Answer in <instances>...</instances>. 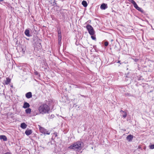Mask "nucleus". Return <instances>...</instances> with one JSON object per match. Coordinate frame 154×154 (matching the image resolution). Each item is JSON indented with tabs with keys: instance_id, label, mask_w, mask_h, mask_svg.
I'll return each instance as SVG.
<instances>
[{
	"instance_id": "obj_26",
	"label": "nucleus",
	"mask_w": 154,
	"mask_h": 154,
	"mask_svg": "<svg viewBox=\"0 0 154 154\" xmlns=\"http://www.w3.org/2000/svg\"><path fill=\"white\" fill-rule=\"evenodd\" d=\"M120 61H119L118 62V63H120Z\"/></svg>"
},
{
	"instance_id": "obj_27",
	"label": "nucleus",
	"mask_w": 154,
	"mask_h": 154,
	"mask_svg": "<svg viewBox=\"0 0 154 154\" xmlns=\"http://www.w3.org/2000/svg\"><path fill=\"white\" fill-rule=\"evenodd\" d=\"M0 2H3V0H0Z\"/></svg>"
},
{
	"instance_id": "obj_4",
	"label": "nucleus",
	"mask_w": 154,
	"mask_h": 154,
	"mask_svg": "<svg viewBox=\"0 0 154 154\" xmlns=\"http://www.w3.org/2000/svg\"><path fill=\"white\" fill-rule=\"evenodd\" d=\"M0 140L5 141H7V138L4 135H0Z\"/></svg>"
},
{
	"instance_id": "obj_10",
	"label": "nucleus",
	"mask_w": 154,
	"mask_h": 154,
	"mask_svg": "<svg viewBox=\"0 0 154 154\" xmlns=\"http://www.w3.org/2000/svg\"><path fill=\"white\" fill-rule=\"evenodd\" d=\"M32 133V130H27L25 132V134L27 135H29L31 134Z\"/></svg>"
},
{
	"instance_id": "obj_7",
	"label": "nucleus",
	"mask_w": 154,
	"mask_h": 154,
	"mask_svg": "<svg viewBox=\"0 0 154 154\" xmlns=\"http://www.w3.org/2000/svg\"><path fill=\"white\" fill-rule=\"evenodd\" d=\"M26 97L27 98H30L32 97V94L31 92H29L26 94Z\"/></svg>"
},
{
	"instance_id": "obj_15",
	"label": "nucleus",
	"mask_w": 154,
	"mask_h": 154,
	"mask_svg": "<svg viewBox=\"0 0 154 154\" xmlns=\"http://www.w3.org/2000/svg\"><path fill=\"white\" fill-rule=\"evenodd\" d=\"M6 79L5 83L6 85H8L10 82L11 79L8 78H6Z\"/></svg>"
},
{
	"instance_id": "obj_16",
	"label": "nucleus",
	"mask_w": 154,
	"mask_h": 154,
	"mask_svg": "<svg viewBox=\"0 0 154 154\" xmlns=\"http://www.w3.org/2000/svg\"><path fill=\"white\" fill-rule=\"evenodd\" d=\"M82 4L85 7H86L88 5L87 2L84 0L82 2Z\"/></svg>"
},
{
	"instance_id": "obj_3",
	"label": "nucleus",
	"mask_w": 154,
	"mask_h": 154,
	"mask_svg": "<svg viewBox=\"0 0 154 154\" xmlns=\"http://www.w3.org/2000/svg\"><path fill=\"white\" fill-rule=\"evenodd\" d=\"M86 28L91 35H94V34L95 32L94 31V29L91 25L89 24L87 25Z\"/></svg>"
},
{
	"instance_id": "obj_18",
	"label": "nucleus",
	"mask_w": 154,
	"mask_h": 154,
	"mask_svg": "<svg viewBox=\"0 0 154 154\" xmlns=\"http://www.w3.org/2000/svg\"><path fill=\"white\" fill-rule=\"evenodd\" d=\"M58 37H62L61 33L60 30H59L58 31Z\"/></svg>"
},
{
	"instance_id": "obj_12",
	"label": "nucleus",
	"mask_w": 154,
	"mask_h": 154,
	"mask_svg": "<svg viewBox=\"0 0 154 154\" xmlns=\"http://www.w3.org/2000/svg\"><path fill=\"white\" fill-rule=\"evenodd\" d=\"M24 33L28 37H30V35L29 34V31L28 29H26Z\"/></svg>"
},
{
	"instance_id": "obj_23",
	"label": "nucleus",
	"mask_w": 154,
	"mask_h": 154,
	"mask_svg": "<svg viewBox=\"0 0 154 154\" xmlns=\"http://www.w3.org/2000/svg\"><path fill=\"white\" fill-rule=\"evenodd\" d=\"M108 45V43L107 42H106L104 43V45L106 46H107Z\"/></svg>"
},
{
	"instance_id": "obj_2",
	"label": "nucleus",
	"mask_w": 154,
	"mask_h": 154,
	"mask_svg": "<svg viewBox=\"0 0 154 154\" xmlns=\"http://www.w3.org/2000/svg\"><path fill=\"white\" fill-rule=\"evenodd\" d=\"M83 143L81 141H78L70 146L69 148L70 149L75 150L76 149H80Z\"/></svg>"
},
{
	"instance_id": "obj_19",
	"label": "nucleus",
	"mask_w": 154,
	"mask_h": 154,
	"mask_svg": "<svg viewBox=\"0 0 154 154\" xmlns=\"http://www.w3.org/2000/svg\"><path fill=\"white\" fill-rule=\"evenodd\" d=\"M129 2L131 3L134 6L136 3L135 2L134 0H128Z\"/></svg>"
},
{
	"instance_id": "obj_6",
	"label": "nucleus",
	"mask_w": 154,
	"mask_h": 154,
	"mask_svg": "<svg viewBox=\"0 0 154 154\" xmlns=\"http://www.w3.org/2000/svg\"><path fill=\"white\" fill-rule=\"evenodd\" d=\"M39 129L40 132L44 134H45L46 131V129L41 127H39Z\"/></svg>"
},
{
	"instance_id": "obj_14",
	"label": "nucleus",
	"mask_w": 154,
	"mask_h": 154,
	"mask_svg": "<svg viewBox=\"0 0 154 154\" xmlns=\"http://www.w3.org/2000/svg\"><path fill=\"white\" fill-rule=\"evenodd\" d=\"M27 125L25 123H22L20 125V127L23 129L26 128Z\"/></svg>"
},
{
	"instance_id": "obj_20",
	"label": "nucleus",
	"mask_w": 154,
	"mask_h": 154,
	"mask_svg": "<svg viewBox=\"0 0 154 154\" xmlns=\"http://www.w3.org/2000/svg\"><path fill=\"white\" fill-rule=\"evenodd\" d=\"M150 149H154V144H152L149 146Z\"/></svg>"
},
{
	"instance_id": "obj_24",
	"label": "nucleus",
	"mask_w": 154,
	"mask_h": 154,
	"mask_svg": "<svg viewBox=\"0 0 154 154\" xmlns=\"http://www.w3.org/2000/svg\"><path fill=\"white\" fill-rule=\"evenodd\" d=\"M50 134V133L49 132H48V131H46V133H45V134Z\"/></svg>"
},
{
	"instance_id": "obj_9",
	"label": "nucleus",
	"mask_w": 154,
	"mask_h": 154,
	"mask_svg": "<svg viewBox=\"0 0 154 154\" xmlns=\"http://www.w3.org/2000/svg\"><path fill=\"white\" fill-rule=\"evenodd\" d=\"M30 106V105L29 103L27 102L24 103L23 106V108H29Z\"/></svg>"
},
{
	"instance_id": "obj_1",
	"label": "nucleus",
	"mask_w": 154,
	"mask_h": 154,
	"mask_svg": "<svg viewBox=\"0 0 154 154\" xmlns=\"http://www.w3.org/2000/svg\"><path fill=\"white\" fill-rule=\"evenodd\" d=\"M50 110L49 107L45 104L41 105L38 108L39 112L40 113L42 114L48 113Z\"/></svg>"
},
{
	"instance_id": "obj_25",
	"label": "nucleus",
	"mask_w": 154,
	"mask_h": 154,
	"mask_svg": "<svg viewBox=\"0 0 154 154\" xmlns=\"http://www.w3.org/2000/svg\"><path fill=\"white\" fill-rule=\"evenodd\" d=\"M54 134H55V135L56 137L57 136V133H55Z\"/></svg>"
},
{
	"instance_id": "obj_5",
	"label": "nucleus",
	"mask_w": 154,
	"mask_h": 154,
	"mask_svg": "<svg viewBox=\"0 0 154 154\" xmlns=\"http://www.w3.org/2000/svg\"><path fill=\"white\" fill-rule=\"evenodd\" d=\"M134 7L138 11L141 12H143V11L142 9L139 7L137 4H136L134 6Z\"/></svg>"
},
{
	"instance_id": "obj_17",
	"label": "nucleus",
	"mask_w": 154,
	"mask_h": 154,
	"mask_svg": "<svg viewBox=\"0 0 154 154\" xmlns=\"http://www.w3.org/2000/svg\"><path fill=\"white\" fill-rule=\"evenodd\" d=\"M31 112V109L30 108H28L25 110V112L26 113L30 114Z\"/></svg>"
},
{
	"instance_id": "obj_28",
	"label": "nucleus",
	"mask_w": 154,
	"mask_h": 154,
	"mask_svg": "<svg viewBox=\"0 0 154 154\" xmlns=\"http://www.w3.org/2000/svg\"><path fill=\"white\" fill-rule=\"evenodd\" d=\"M135 60H136V61H137V60L136 59H135Z\"/></svg>"
},
{
	"instance_id": "obj_13",
	"label": "nucleus",
	"mask_w": 154,
	"mask_h": 154,
	"mask_svg": "<svg viewBox=\"0 0 154 154\" xmlns=\"http://www.w3.org/2000/svg\"><path fill=\"white\" fill-rule=\"evenodd\" d=\"M120 112L121 114H122V116L124 118H125L127 116V113L126 112H125L123 111L122 110H121L120 111Z\"/></svg>"
},
{
	"instance_id": "obj_11",
	"label": "nucleus",
	"mask_w": 154,
	"mask_h": 154,
	"mask_svg": "<svg viewBox=\"0 0 154 154\" xmlns=\"http://www.w3.org/2000/svg\"><path fill=\"white\" fill-rule=\"evenodd\" d=\"M106 8H107V7L106 6V5L105 4H103L100 6V8L101 9L105 10Z\"/></svg>"
},
{
	"instance_id": "obj_21",
	"label": "nucleus",
	"mask_w": 154,
	"mask_h": 154,
	"mask_svg": "<svg viewBox=\"0 0 154 154\" xmlns=\"http://www.w3.org/2000/svg\"><path fill=\"white\" fill-rule=\"evenodd\" d=\"M62 39V37H58V44H60V43Z\"/></svg>"
},
{
	"instance_id": "obj_8",
	"label": "nucleus",
	"mask_w": 154,
	"mask_h": 154,
	"mask_svg": "<svg viewBox=\"0 0 154 154\" xmlns=\"http://www.w3.org/2000/svg\"><path fill=\"white\" fill-rule=\"evenodd\" d=\"M133 138V136L132 135H130L127 137V139L129 141H131Z\"/></svg>"
},
{
	"instance_id": "obj_22",
	"label": "nucleus",
	"mask_w": 154,
	"mask_h": 154,
	"mask_svg": "<svg viewBox=\"0 0 154 154\" xmlns=\"http://www.w3.org/2000/svg\"><path fill=\"white\" fill-rule=\"evenodd\" d=\"M91 38L93 40H95L96 39V38L93 35H91Z\"/></svg>"
}]
</instances>
